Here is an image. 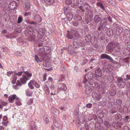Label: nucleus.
Returning <instances> with one entry per match:
<instances>
[{"instance_id":"f257e3e1","label":"nucleus","mask_w":130,"mask_h":130,"mask_svg":"<svg viewBox=\"0 0 130 130\" xmlns=\"http://www.w3.org/2000/svg\"><path fill=\"white\" fill-rule=\"evenodd\" d=\"M100 57L102 59H107L109 60L110 62L115 64L118 63V62L115 61L111 57L105 54H101L100 56Z\"/></svg>"},{"instance_id":"f03ea898","label":"nucleus","mask_w":130,"mask_h":130,"mask_svg":"<svg viewBox=\"0 0 130 130\" xmlns=\"http://www.w3.org/2000/svg\"><path fill=\"white\" fill-rule=\"evenodd\" d=\"M94 86H85V92L87 94H89L91 92L96 89L95 87L96 84H94Z\"/></svg>"},{"instance_id":"7ed1b4c3","label":"nucleus","mask_w":130,"mask_h":130,"mask_svg":"<svg viewBox=\"0 0 130 130\" xmlns=\"http://www.w3.org/2000/svg\"><path fill=\"white\" fill-rule=\"evenodd\" d=\"M14 99L16 101H18L19 100V98L17 97L15 94L10 95L8 97L9 101L10 103H13Z\"/></svg>"},{"instance_id":"20e7f679","label":"nucleus","mask_w":130,"mask_h":130,"mask_svg":"<svg viewBox=\"0 0 130 130\" xmlns=\"http://www.w3.org/2000/svg\"><path fill=\"white\" fill-rule=\"evenodd\" d=\"M120 44L118 42H114L113 49L117 52H119L121 49Z\"/></svg>"},{"instance_id":"39448f33","label":"nucleus","mask_w":130,"mask_h":130,"mask_svg":"<svg viewBox=\"0 0 130 130\" xmlns=\"http://www.w3.org/2000/svg\"><path fill=\"white\" fill-rule=\"evenodd\" d=\"M114 42H111L109 43L106 47V49L108 52H111L113 50Z\"/></svg>"},{"instance_id":"423d86ee","label":"nucleus","mask_w":130,"mask_h":130,"mask_svg":"<svg viewBox=\"0 0 130 130\" xmlns=\"http://www.w3.org/2000/svg\"><path fill=\"white\" fill-rule=\"evenodd\" d=\"M10 9L12 10L14 9L17 7L16 3L15 1H13L11 2L9 5Z\"/></svg>"},{"instance_id":"0eeeda50","label":"nucleus","mask_w":130,"mask_h":130,"mask_svg":"<svg viewBox=\"0 0 130 130\" xmlns=\"http://www.w3.org/2000/svg\"><path fill=\"white\" fill-rule=\"evenodd\" d=\"M44 50V46L43 48H39L38 50V54L40 56L42 57L45 56Z\"/></svg>"},{"instance_id":"6e6552de","label":"nucleus","mask_w":130,"mask_h":130,"mask_svg":"<svg viewBox=\"0 0 130 130\" xmlns=\"http://www.w3.org/2000/svg\"><path fill=\"white\" fill-rule=\"evenodd\" d=\"M34 20L36 22L39 23L41 22L42 20L41 18L38 14H36L34 17Z\"/></svg>"},{"instance_id":"1a4fd4ad","label":"nucleus","mask_w":130,"mask_h":130,"mask_svg":"<svg viewBox=\"0 0 130 130\" xmlns=\"http://www.w3.org/2000/svg\"><path fill=\"white\" fill-rule=\"evenodd\" d=\"M58 87L59 88L64 90H67L66 85L63 84H59L58 85Z\"/></svg>"},{"instance_id":"9d476101","label":"nucleus","mask_w":130,"mask_h":130,"mask_svg":"<svg viewBox=\"0 0 130 130\" xmlns=\"http://www.w3.org/2000/svg\"><path fill=\"white\" fill-rule=\"evenodd\" d=\"M28 79V78L26 76L23 75L22 78L20 79V80L23 84H25L26 82Z\"/></svg>"},{"instance_id":"9b49d317","label":"nucleus","mask_w":130,"mask_h":130,"mask_svg":"<svg viewBox=\"0 0 130 130\" xmlns=\"http://www.w3.org/2000/svg\"><path fill=\"white\" fill-rule=\"evenodd\" d=\"M30 5L28 2H26L24 3V9L25 10H28L30 9Z\"/></svg>"},{"instance_id":"f8f14e48","label":"nucleus","mask_w":130,"mask_h":130,"mask_svg":"<svg viewBox=\"0 0 130 130\" xmlns=\"http://www.w3.org/2000/svg\"><path fill=\"white\" fill-rule=\"evenodd\" d=\"M86 15L89 17L90 19L92 18L93 17V12L91 10L88 11L86 12Z\"/></svg>"},{"instance_id":"ddd939ff","label":"nucleus","mask_w":130,"mask_h":130,"mask_svg":"<svg viewBox=\"0 0 130 130\" xmlns=\"http://www.w3.org/2000/svg\"><path fill=\"white\" fill-rule=\"evenodd\" d=\"M123 30V29L122 27H119L118 28L116 29V34L117 35L120 34Z\"/></svg>"},{"instance_id":"4468645a","label":"nucleus","mask_w":130,"mask_h":130,"mask_svg":"<svg viewBox=\"0 0 130 130\" xmlns=\"http://www.w3.org/2000/svg\"><path fill=\"white\" fill-rule=\"evenodd\" d=\"M39 32L41 36H43L45 34V29L44 28H40L39 30Z\"/></svg>"},{"instance_id":"2eb2a0df","label":"nucleus","mask_w":130,"mask_h":130,"mask_svg":"<svg viewBox=\"0 0 130 130\" xmlns=\"http://www.w3.org/2000/svg\"><path fill=\"white\" fill-rule=\"evenodd\" d=\"M53 122L54 125L58 128H59V124L58 122L57 121V120L55 117L53 118Z\"/></svg>"},{"instance_id":"dca6fc26","label":"nucleus","mask_w":130,"mask_h":130,"mask_svg":"<svg viewBox=\"0 0 130 130\" xmlns=\"http://www.w3.org/2000/svg\"><path fill=\"white\" fill-rule=\"evenodd\" d=\"M92 37L90 35L88 34L85 37V40L87 42L90 41Z\"/></svg>"},{"instance_id":"f3484780","label":"nucleus","mask_w":130,"mask_h":130,"mask_svg":"<svg viewBox=\"0 0 130 130\" xmlns=\"http://www.w3.org/2000/svg\"><path fill=\"white\" fill-rule=\"evenodd\" d=\"M96 74L98 76L100 77L102 75V72L100 69L98 68L95 71Z\"/></svg>"},{"instance_id":"a211bd4d","label":"nucleus","mask_w":130,"mask_h":130,"mask_svg":"<svg viewBox=\"0 0 130 130\" xmlns=\"http://www.w3.org/2000/svg\"><path fill=\"white\" fill-rule=\"evenodd\" d=\"M64 13L65 14H69L71 13V11L69 8H67L65 7L64 8Z\"/></svg>"},{"instance_id":"6ab92c4d","label":"nucleus","mask_w":130,"mask_h":130,"mask_svg":"<svg viewBox=\"0 0 130 130\" xmlns=\"http://www.w3.org/2000/svg\"><path fill=\"white\" fill-rule=\"evenodd\" d=\"M94 20L95 23L99 22L101 20V18L98 15H96L94 17Z\"/></svg>"},{"instance_id":"aec40b11","label":"nucleus","mask_w":130,"mask_h":130,"mask_svg":"<svg viewBox=\"0 0 130 130\" xmlns=\"http://www.w3.org/2000/svg\"><path fill=\"white\" fill-rule=\"evenodd\" d=\"M68 51L69 53L70 54H72L74 52L73 49L72 48V47L71 45L69 46Z\"/></svg>"},{"instance_id":"412c9836","label":"nucleus","mask_w":130,"mask_h":130,"mask_svg":"<svg viewBox=\"0 0 130 130\" xmlns=\"http://www.w3.org/2000/svg\"><path fill=\"white\" fill-rule=\"evenodd\" d=\"M115 119L118 121H120L122 119V117L120 114H117L116 115Z\"/></svg>"},{"instance_id":"4be33fe9","label":"nucleus","mask_w":130,"mask_h":130,"mask_svg":"<svg viewBox=\"0 0 130 130\" xmlns=\"http://www.w3.org/2000/svg\"><path fill=\"white\" fill-rule=\"evenodd\" d=\"M44 50L45 55V53H49L50 52L51 50L49 47L47 46H44Z\"/></svg>"},{"instance_id":"5701e85b","label":"nucleus","mask_w":130,"mask_h":130,"mask_svg":"<svg viewBox=\"0 0 130 130\" xmlns=\"http://www.w3.org/2000/svg\"><path fill=\"white\" fill-rule=\"evenodd\" d=\"M43 66L46 67H48L50 66V63L48 61H46L43 59Z\"/></svg>"},{"instance_id":"b1692460","label":"nucleus","mask_w":130,"mask_h":130,"mask_svg":"<svg viewBox=\"0 0 130 130\" xmlns=\"http://www.w3.org/2000/svg\"><path fill=\"white\" fill-rule=\"evenodd\" d=\"M104 34H102L99 35L98 37V39L99 40L101 41L104 38Z\"/></svg>"},{"instance_id":"393cba45","label":"nucleus","mask_w":130,"mask_h":130,"mask_svg":"<svg viewBox=\"0 0 130 130\" xmlns=\"http://www.w3.org/2000/svg\"><path fill=\"white\" fill-rule=\"evenodd\" d=\"M72 45L74 48H76L78 47L79 46V44L77 42L75 41L73 42Z\"/></svg>"},{"instance_id":"a878e982","label":"nucleus","mask_w":130,"mask_h":130,"mask_svg":"<svg viewBox=\"0 0 130 130\" xmlns=\"http://www.w3.org/2000/svg\"><path fill=\"white\" fill-rule=\"evenodd\" d=\"M67 18L69 21H70L73 18V15L71 13L69 14H67Z\"/></svg>"},{"instance_id":"bb28decb","label":"nucleus","mask_w":130,"mask_h":130,"mask_svg":"<svg viewBox=\"0 0 130 130\" xmlns=\"http://www.w3.org/2000/svg\"><path fill=\"white\" fill-rule=\"evenodd\" d=\"M84 8L86 10H88L90 9V6L88 3L86 2L84 5Z\"/></svg>"},{"instance_id":"cd10ccee","label":"nucleus","mask_w":130,"mask_h":130,"mask_svg":"<svg viewBox=\"0 0 130 130\" xmlns=\"http://www.w3.org/2000/svg\"><path fill=\"white\" fill-rule=\"evenodd\" d=\"M117 84L120 87L123 88L125 86V83L123 82L119 84Z\"/></svg>"},{"instance_id":"c85d7f7f","label":"nucleus","mask_w":130,"mask_h":130,"mask_svg":"<svg viewBox=\"0 0 130 130\" xmlns=\"http://www.w3.org/2000/svg\"><path fill=\"white\" fill-rule=\"evenodd\" d=\"M30 129L34 127H36V126L35 125V122L32 121L30 123Z\"/></svg>"},{"instance_id":"c756f323","label":"nucleus","mask_w":130,"mask_h":130,"mask_svg":"<svg viewBox=\"0 0 130 130\" xmlns=\"http://www.w3.org/2000/svg\"><path fill=\"white\" fill-rule=\"evenodd\" d=\"M65 76L63 74H61L58 80V82L62 81L64 80Z\"/></svg>"},{"instance_id":"7c9ffc66","label":"nucleus","mask_w":130,"mask_h":130,"mask_svg":"<svg viewBox=\"0 0 130 130\" xmlns=\"http://www.w3.org/2000/svg\"><path fill=\"white\" fill-rule=\"evenodd\" d=\"M114 79V77L112 76H108L107 77V79L108 80V81L109 83H111L112 82Z\"/></svg>"},{"instance_id":"2f4dec72","label":"nucleus","mask_w":130,"mask_h":130,"mask_svg":"<svg viewBox=\"0 0 130 130\" xmlns=\"http://www.w3.org/2000/svg\"><path fill=\"white\" fill-rule=\"evenodd\" d=\"M35 60L37 62H38L39 61L40 62H41L42 61H43V60L44 59L43 57L42 60H40V59L39 58L38 56L36 55H35Z\"/></svg>"},{"instance_id":"473e14b6","label":"nucleus","mask_w":130,"mask_h":130,"mask_svg":"<svg viewBox=\"0 0 130 130\" xmlns=\"http://www.w3.org/2000/svg\"><path fill=\"white\" fill-rule=\"evenodd\" d=\"M123 79L121 77H118L117 78V84L123 82Z\"/></svg>"},{"instance_id":"72a5a7b5","label":"nucleus","mask_w":130,"mask_h":130,"mask_svg":"<svg viewBox=\"0 0 130 130\" xmlns=\"http://www.w3.org/2000/svg\"><path fill=\"white\" fill-rule=\"evenodd\" d=\"M53 78L50 77H49L48 79L47 83L48 84H53Z\"/></svg>"},{"instance_id":"f704fd0d","label":"nucleus","mask_w":130,"mask_h":130,"mask_svg":"<svg viewBox=\"0 0 130 130\" xmlns=\"http://www.w3.org/2000/svg\"><path fill=\"white\" fill-rule=\"evenodd\" d=\"M110 95L112 96H115L116 94V91L114 90H112L110 91Z\"/></svg>"},{"instance_id":"c9c22d12","label":"nucleus","mask_w":130,"mask_h":130,"mask_svg":"<svg viewBox=\"0 0 130 130\" xmlns=\"http://www.w3.org/2000/svg\"><path fill=\"white\" fill-rule=\"evenodd\" d=\"M82 16L80 15H77L76 17V20L78 21H80L82 20Z\"/></svg>"},{"instance_id":"e433bc0d","label":"nucleus","mask_w":130,"mask_h":130,"mask_svg":"<svg viewBox=\"0 0 130 130\" xmlns=\"http://www.w3.org/2000/svg\"><path fill=\"white\" fill-rule=\"evenodd\" d=\"M53 0H44V2L45 3L48 4H52Z\"/></svg>"},{"instance_id":"4c0bfd02","label":"nucleus","mask_w":130,"mask_h":130,"mask_svg":"<svg viewBox=\"0 0 130 130\" xmlns=\"http://www.w3.org/2000/svg\"><path fill=\"white\" fill-rule=\"evenodd\" d=\"M44 121L45 123H47L49 122V119L47 116H45L43 117Z\"/></svg>"},{"instance_id":"58836bf2","label":"nucleus","mask_w":130,"mask_h":130,"mask_svg":"<svg viewBox=\"0 0 130 130\" xmlns=\"http://www.w3.org/2000/svg\"><path fill=\"white\" fill-rule=\"evenodd\" d=\"M107 34L109 36H110L112 35V32L111 30H108L107 31Z\"/></svg>"},{"instance_id":"ea45409f","label":"nucleus","mask_w":130,"mask_h":130,"mask_svg":"<svg viewBox=\"0 0 130 130\" xmlns=\"http://www.w3.org/2000/svg\"><path fill=\"white\" fill-rule=\"evenodd\" d=\"M90 41L92 44L93 45H95L96 43V41L94 39H93L92 38Z\"/></svg>"},{"instance_id":"a19ab883","label":"nucleus","mask_w":130,"mask_h":130,"mask_svg":"<svg viewBox=\"0 0 130 130\" xmlns=\"http://www.w3.org/2000/svg\"><path fill=\"white\" fill-rule=\"evenodd\" d=\"M17 77L14 76V77L13 78V79L12 81V83L13 84H15L16 82V80L17 79Z\"/></svg>"},{"instance_id":"79ce46f5","label":"nucleus","mask_w":130,"mask_h":130,"mask_svg":"<svg viewBox=\"0 0 130 130\" xmlns=\"http://www.w3.org/2000/svg\"><path fill=\"white\" fill-rule=\"evenodd\" d=\"M66 36L69 39H71L73 38V40H75V39L73 38V36L70 34H68Z\"/></svg>"},{"instance_id":"37998d69","label":"nucleus","mask_w":130,"mask_h":130,"mask_svg":"<svg viewBox=\"0 0 130 130\" xmlns=\"http://www.w3.org/2000/svg\"><path fill=\"white\" fill-rule=\"evenodd\" d=\"M26 95L29 96H31L32 94V92L31 91H29L26 92Z\"/></svg>"},{"instance_id":"c03bdc74","label":"nucleus","mask_w":130,"mask_h":130,"mask_svg":"<svg viewBox=\"0 0 130 130\" xmlns=\"http://www.w3.org/2000/svg\"><path fill=\"white\" fill-rule=\"evenodd\" d=\"M76 2H75V4L78 3L79 4H81L83 3V0H76Z\"/></svg>"},{"instance_id":"a18cd8bd","label":"nucleus","mask_w":130,"mask_h":130,"mask_svg":"<svg viewBox=\"0 0 130 130\" xmlns=\"http://www.w3.org/2000/svg\"><path fill=\"white\" fill-rule=\"evenodd\" d=\"M86 44L85 43L84 41H83L80 42L79 44L82 47H84L85 46Z\"/></svg>"},{"instance_id":"49530a36","label":"nucleus","mask_w":130,"mask_h":130,"mask_svg":"<svg viewBox=\"0 0 130 130\" xmlns=\"http://www.w3.org/2000/svg\"><path fill=\"white\" fill-rule=\"evenodd\" d=\"M72 2V1L71 0H66L65 2L66 4L67 5H70Z\"/></svg>"},{"instance_id":"de8ad7c7","label":"nucleus","mask_w":130,"mask_h":130,"mask_svg":"<svg viewBox=\"0 0 130 130\" xmlns=\"http://www.w3.org/2000/svg\"><path fill=\"white\" fill-rule=\"evenodd\" d=\"M118 105H120L122 103L121 100L120 99H118L116 101Z\"/></svg>"},{"instance_id":"09e8293b","label":"nucleus","mask_w":130,"mask_h":130,"mask_svg":"<svg viewBox=\"0 0 130 130\" xmlns=\"http://www.w3.org/2000/svg\"><path fill=\"white\" fill-rule=\"evenodd\" d=\"M33 102V100L32 99H29L27 101V104L28 105H30Z\"/></svg>"},{"instance_id":"8fccbe9b","label":"nucleus","mask_w":130,"mask_h":130,"mask_svg":"<svg viewBox=\"0 0 130 130\" xmlns=\"http://www.w3.org/2000/svg\"><path fill=\"white\" fill-rule=\"evenodd\" d=\"M49 87L52 90H54L55 89V87L54 86V85L53 84H49Z\"/></svg>"},{"instance_id":"3c124183","label":"nucleus","mask_w":130,"mask_h":130,"mask_svg":"<svg viewBox=\"0 0 130 130\" xmlns=\"http://www.w3.org/2000/svg\"><path fill=\"white\" fill-rule=\"evenodd\" d=\"M117 124L115 122H113L112 123V126L116 128H118V127L117 126Z\"/></svg>"},{"instance_id":"603ef678","label":"nucleus","mask_w":130,"mask_h":130,"mask_svg":"<svg viewBox=\"0 0 130 130\" xmlns=\"http://www.w3.org/2000/svg\"><path fill=\"white\" fill-rule=\"evenodd\" d=\"M25 73L26 75L28 77H30L32 76V74H31L29 73L28 72L26 71L25 72Z\"/></svg>"},{"instance_id":"864d4df0","label":"nucleus","mask_w":130,"mask_h":130,"mask_svg":"<svg viewBox=\"0 0 130 130\" xmlns=\"http://www.w3.org/2000/svg\"><path fill=\"white\" fill-rule=\"evenodd\" d=\"M72 24L75 26H77L78 25V23L77 21L73 22L72 23Z\"/></svg>"},{"instance_id":"5fc2aeb1","label":"nucleus","mask_w":130,"mask_h":130,"mask_svg":"<svg viewBox=\"0 0 130 130\" xmlns=\"http://www.w3.org/2000/svg\"><path fill=\"white\" fill-rule=\"evenodd\" d=\"M22 20V18L21 17H19L18 20V23H20L21 22Z\"/></svg>"},{"instance_id":"6e6d98bb","label":"nucleus","mask_w":130,"mask_h":130,"mask_svg":"<svg viewBox=\"0 0 130 130\" xmlns=\"http://www.w3.org/2000/svg\"><path fill=\"white\" fill-rule=\"evenodd\" d=\"M86 74H85L84 76V79L83 81V83L84 84L86 83L87 81V79H86Z\"/></svg>"},{"instance_id":"4d7b16f0","label":"nucleus","mask_w":130,"mask_h":130,"mask_svg":"<svg viewBox=\"0 0 130 130\" xmlns=\"http://www.w3.org/2000/svg\"><path fill=\"white\" fill-rule=\"evenodd\" d=\"M13 73V72L12 71H9L7 73V75L8 76H10V75Z\"/></svg>"},{"instance_id":"13d9d810","label":"nucleus","mask_w":130,"mask_h":130,"mask_svg":"<svg viewBox=\"0 0 130 130\" xmlns=\"http://www.w3.org/2000/svg\"><path fill=\"white\" fill-rule=\"evenodd\" d=\"M0 101L1 104L2 105L4 106H5L7 104V103L6 102L2 100H1Z\"/></svg>"},{"instance_id":"bf43d9fd","label":"nucleus","mask_w":130,"mask_h":130,"mask_svg":"<svg viewBox=\"0 0 130 130\" xmlns=\"http://www.w3.org/2000/svg\"><path fill=\"white\" fill-rule=\"evenodd\" d=\"M28 85L29 87L31 89H33L34 88V87L33 86V85L31 83H30V82L28 84Z\"/></svg>"},{"instance_id":"052dcab7","label":"nucleus","mask_w":130,"mask_h":130,"mask_svg":"<svg viewBox=\"0 0 130 130\" xmlns=\"http://www.w3.org/2000/svg\"><path fill=\"white\" fill-rule=\"evenodd\" d=\"M22 73L23 72L22 71L19 72L17 73H16L14 75H17L18 76H21L22 75Z\"/></svg>"},{"instance_id":"680f3d73","label":"nucleus","mask_w":130,"mask_h":130,"mask_svg":"<svg viewBox=\"0 0 130 130\" xmlns=\"http://www.w3.org/2000/svg\"><path fill=\"white\" fill-rule=\"evenodd\" d=\"M104 124L107 127H109L110 126L109 123L106 121H104Z\"/></svg>"},{"instance_id":"e2e57ef3","label":"nucleus","mask_w":130,"mask_h":130,"mask_svg":"<svg viewBox=\"0 0 130 130\" xmlns=\"http://www.w3.org/2000/svg\"><path fill=\"white\" fill-rule=\"evenodd\" d=\"M97 93L95 92H93L92 94V96L94 98H96L97 96Z\"/></svg>"},{"instance_id":"0e129e2a","label":"nucleus","mask_w":130,"mask_h":130,"mask_svg":"<svg viewBox=\"0 0 130 130\" xmlns=\"http://www.w3.org/2000/svg\"><path fill=\"white\" fill-rule=\"evenodd\" d=\"M52 109H53L52 112L55 114H56L58 111L57 109H55L54 108H52Z\"/></svg>"},{"instance_id":"69168bd1","label":"nucleus","mask_w":130,"mask_h":130,"mask_svg":"<svg viewBox=\"0 0 130 130\" xmlns=\"http://www.w3.org/2000/svg\"><path fill=\"white\" fill-rule=\"evenodd\" d=\"M17 101L16 102V105L18 106H20L22 105L21 103V102L19 101Z\"/></svg>"},{"instance_id":"338daca9","label":"nucleus","mask_w":130,"mask_h":130,"mask_svg":"<svg viewBox=\"0 0 130 130\" xmlns=\"http://www.w3.org/2000/svg\"><path fill=\"white\" fill-rule=\"evenodd\" d=\"M113 26L115 28H118L119 27L118 24L117 23H115L113 24Z\"/></svg>"},{"instance_id":"774afa93","label":"nucleus","mask_w":130,"mask_h":130,"mask_svg":"<svg viewBox=\"0 0 130 130\" xmlns=\"http://www.w3.org/2000/svg\"><path fill=\"white\" fill-rule=\"evenodd\" d=\"M16 84L18 86H21L22 85V83L20 82V81L19 80H18L17 81Z\"/></svg>"}]
</instances>
